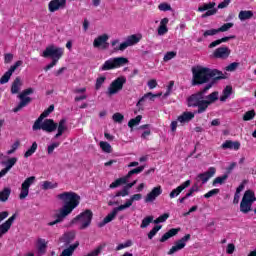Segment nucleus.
Listing matches in <instances>:
<instances>
[{"mask_svg":"<svg viewBox=\"0 0 256 256\" xmlns=\"http://www.w3.org/2000/svg\"><path fill=\"white\" fill-rule=\"evenodd\" d=\"M21 65H23V61L18 60V61L15 62L14 65L10 66L8 71H6L4 73V75L0 78V85H5V83H9V79H11V75H13V73H15V70L18 67H21Z\"/></svg>","mask_w":256,"mask_h":256,"instance_id":"14","label":"nucleus"},{"mask_svg":"<svg viewBox=\"0 0 256 256\" xmlns=\"http://www.w3.org/2000/svg\"><path fill=\"white\" fill-rule=\"evenodd\" d=\"M129 63V59L125 57L110 58L104 62V64L99 68V71H112L113 69H119Z\"/></svg>","mask_w":256,"mask_h":256,"instance_id":"5","label":"nucleus"},{"mask_svg":"<svg viewBox=\"0 0 256 256\" xmlns=\"http://www.w3.org/2000/svg\"><path fill=\"white\" fill-rule=\"evenodd\" d=\"M65 7H67V0H51L48 3V11H50V13H55V11L65 9Z\"/></svg>","mask_w":256,"mask_h":256,"instance_id":"19","label":"nucleus"},{"mask_svg":"<svg viewBox=\"0 0 256 256\" xmlns=\"http://www.w3.org/2000/svg\"><path fill=\"white\" fill-rule=\"evenodd\" d=\"M15 219H17V214H13L4 223L0 224V239L3 235H7V233H9V229H11L13 223H15Z\"/></svg>","mask_w":256,"mask_h":256,"instance_id":"18","label":"nucleus"},{"mask_svg":"<svg viewBox=\"0 0 256 256\" xmlns=\"http://www.w3.org/2000/svg\"><path fill=\"white\" fill-rule=\"evenodd\" d=\"M169 23V18H163L160 21V25L158 27V35H165L166 33L169 32V28H167V25Z\"/></svg>","mask_w":256,"mask_h":256,"instance_id":"30","label":"nucleus"},{"mask_svg":"<svg viewBox=\"0 0 256 256\" xmlns=\"http://www.w3.org/2000/svg\"><path fill=\"white\" fill-rule=\"evenodd\" d=\"M215 173H217V169L215 167H210L208 170L204 173H200L196 176V181L199 183V181L202 182V185H205L211 177L215 176Z\"/></svg>","mask_w":256,"mask_h":256,"instance_id":"16","label":"nucleus"},{"mask_svg":"<svg viewBox=\"0 0 256 256\" xmlns=\"http://www.w3.org/2000/svg\"><path fill=\"white\" fill-rule=\"evenodd\" d=\"M132 245H133V241L127 240L126 242L119 244L116 247V251H121L122 249H127V247H131Z\"/></svg>","mask_w":256,"mask_h":256,"instance_id":"53","label":"nucleus"},{"mask_svg":"<svg viewBox=\"0 0 256 256\" xmlns=\"http://www.w3.org/2000/svg\"><path fill=\"white\" fill-rule=\"evenodd\" d=\"M187 241H191V234H186L181 239L177 240L174 245L168 251V255H175V253L185 249Z\"/></svg>","mask_w":256,"mask_h":256,"instance_id":"13","label":"nucleus"},{"mask_svg":"<svg viewBox=\"0 0 256 256\" xmlns=\"http://www.w3.org/2000/svg\"><path fill=\"white\" fill-rule=\"evenodd\" d=\"M13 61V54L12 53H6L4 54V63L7 65Z\"/></svg>","mask_w":256,"mask_h":256,"instance_id":"62","label":"nucleus"},{"mask_svg":"<svg viewBox=\"0 0 256 256\" xmlns=\"http://www.w3.org/2000/svg\"><path fill=\"white\" fill-rule=\"evenodd\" d=\"M127 83V78L125 76H120L111 82L108 87L107 95H117L119 91L123 90V85Z\"/></svg>","mask_w":256,"mask_h":256,"instance_id":"11","label":"nucleus"},{"mask_svg":"<svg viewBox=\"0 0 256 256\" xmlns=\"http://www.w3.org/2000/svg\"><path fill=\"white\" fill-rule=\"evenodd\" d=\"M163 193L161 185L154 187L145 197V203H153Z\"/></svg>","mask_w":256,"mask_h":256,"instance_id":"20","label":"nucleus"},{"mask_svg":"<svg viewBox=\"0 0 256 256\" xmlns=\"http://www.w3.org/2000/svg\"><path fill=\"white\" fill-rule=\"evenodd\" d=\"M35 181H37L35 176H30L23 181L20 188L19 199L23 200L29 197V189L31 188V185L35 183Z\"/></svg>","mask_w":256,"mask_h":256,"instance_id":"12","label":"nucleus"},{"mask_svg":"<svg viewBox=\"0 0 256 256\" xmlns=\"http://www.w3.org/2000/svg\"><path fill=\"white\" fill-rule=\"evenodd\" d=\"M179 231H181V228H171L160 238V243H165V241H168V239H171V237H175Z\"/></svg>","mask_w":256,"mask_h":256,"instance_id":"27","label":"nucleus"},{"mask_svg":"<svg viewBox=\"0 0 256 256\" xmlns=\"http://www.w3.org/2000/svg\"><path fill=\"white\" fill-rule=\"evenodd\" d=\"M229 55H231L229 47H220L213 52V57L215 59H227Z\"/></svg>","mask_w":256,"mask_h":256,"instance_id":"24","label":"nucleus"},{"mask_svg":"<svg viewBox=\"0 0 256 256\" xmlns=\"http://www.w3.org/2000/svg\"><path fill=\"white\" fill-rule=\"evenodd\" d=\"M227 79L223 71L219 69H211L209 67L197 66L192 68V86L205 85L198 92L191 94L187 99L188 107H197L196 113L201 115L209 109V105H213L215 101H219V92L214 91L207 95V91L213 87L218 81Z\"/></svg>","mask_w":256,"mask_h":256,"instance_id":"1","label":"nucleus"},{"mask_svg":"<svg viewBox=\"0 0 256 256\" xmlns=\"http://www.w3.org/2000/svg\"><path fill=\"white\" fill-rule=\"evenodd\" d=\"M158 9L159 11H171L172 8L170 4L164 2L158 5Z\"/></svg>","mask_w":256,"mask_h":256,"instance_id":"58","label":"nucleus"},{"mask_svg":"<svg viewBox=\"0 0 256 256\" xmlns=\"http://www.w3.org/2000/svg\"><path fill=\"white\" fill-rule=\"evenodd\" d=\"M141 119H143V116H141V115H138L135 118L130 119L128 122V127L130 129H133V127H137V125H139V123H141Z\"/></svg>","mask_w":256,"mask_h":256,"instance_id":"37","label":"nucleus"},{"mask_svg":"<svg viewBox=\"0 0 256 256\" xmlns=\"http://www.w3.org/2000/svg\"><path fill=\"white\" fill-rule=\"evenodd\" d=\"M227 179H229V175L224 174L222 176H218L213 180V185H223V183H225V181H227Z\"/></svg>","mask_w":256,"mask_h":256,"instance_id":"44","label":"nucleus"},{"mask_svg":"<svg viewBox=\"0 0 256 256\" xmlns=\"http://www.w3.org/2000/svg\"><path fill=\"white\" fill-rule=\"evenodd\" d=\"M162 227H163L162 225L154 226L148 233V239H150V240L153 239V237H155V235H157V233H159V231H161Z\"/></svg>","mask_w":256,"mask_h":256,"instance_id":"43","label":"nucleus"},{"mask_svg":"<svg viewBox=\"0 0 256 256\" xmlns=\"http://www.w3.org/2000/svg\"><path fill=\"white\" fill-rule=\"evenodd\" d=\"M140 39L139 37H137V35L133 34L128 36L127 41L121 43L119 45V40H113L111 42L112 47H114L113 51L114 53H117V51H125V49H127V47H131V45H137V43H139ZM119 45V46H117Z\"/></svg>","mask_w":256,"mask_h":256,"instance_id":"10","label":"nucleus"},{"mask_svg":"<svg viewBox=\"0 0 256 256\" xmlns=\"http://www.w3.org/2000/svg\"><path fill=\"white\" fill-rule=\"evenodd\" d=\"M217 33H219V29L206 30L203 33V37H213V35H217Z\"/></svg>","mask_w":256,"mask_h":256,"instance_id":"56","label":"nucleus"},{"mask_svg":"<svg viewBox=\"0 0 256 256\" xmlns=\"http://www.w3.org/2000/svg\"><path fill=\"white\" fill-rule=\"evenodd\" d=\"M255 201H256L255 192H253L252 190H246L242 198V201L240 203L241 213H244V214L249 213Z\"/></svg>","mask_w":256,"mask_h":256,"instance_id":"8","label":"nucleus"},{"mask_svg":"<svg viewBox=\"0 0 256 256\" xmlns=\"http://www.w3.org/2000/svg\"><path fill=\"white\" fill-rule=\"evenodd\" d=\"M255 118V110L247 111L243 116V121H251Z\"/></svg>","mask_w":256,"mask_h":256,"instance_id":"52","label":"nucleus"},{"mask_svg":"<svg viewBox=\"0 0 256 256\" xmlns=\"http://www.w3.org/2000/svg\"><path fill=\"white\" fill-rule=\"evenodd\" d=\"M17 163V158L12 157L8 159L6 162H2V165H5V168L0 171V179L1 177H5L6 173H9L13 167H15Z\"/></svg>","mask_w":256,"mask_h":256,"instance_id":"23","label":"nucleus"},{"mask_svg":"<svg viewBox=\"0 0 256 256\" xmlns=\"http://www.w3.org/2000/svg\"><path fill=\"white\" fill-rule=\"evenodd\" d=\"M112 119L115 123H123L125 116L119 112L113 114Z\"/></svg>","mask_w":256,"mask_h":256,"instance_id":"50","label":"nucleus"},{"mask_svg":"<svg viewBox=\"0 0 256 256\" xmlns=\"http://www.w3.org/2000/svg\"><path fill=\"white\" fill-rule=\"evenodd\" d=\"M37 249H38V253H45L47 251V242L45 241V239L40 238L37 241Z\"/></svg>","mask_w":256,"mask_h":256,"instance_id":"35","label":"nucleus"},{"mask_svg":"<svg viewBox=\"0 0 256 256\" xmlns=\"http://www.w3.org/2000/svg\"><path fill=\"white\" fill-rule=\"evenodd\" d=\"M21 142L17 140L15 143L12 144L11 149L7 151V155H13L19 149Z\"/></svg>","mask_w":256,"mask_h":256,"instance_id":"55","label":"nucleus"},{"mask_svg":"<svg viewBox=\"0 0 256 256\" xmlns=\"http://www.w3.org/2000/svg\"><path fill=\"white\" fill-rule=\"evenodd\" d=\"M100 148L102 149V151L104 153H112L113 152V148L111 147V144H109L108 142H105V141L100 142Z\"/></svg>","mask_w":256,"mask_h":256,"instance_id":"40","label":"nucleus"},{"mask_svg":"<svg viewBox=\"0 0 256 256\" xmlns=\"http://www.w3.org/2000/svg\"><path fill=\"white\" fill-rule=\"evenodd\" d=\"M37 142H33L32 146L25 152L24 157L27 159L29 157H31V155H33L35 153V151H37Z\"/></svg>","mask_w":256,"mask_h":256,"instance_id":"42","label":"nucleus"},{"mask_svg":"<svg viewBox=\"0 0 256 256\" xmlns=\"http://www.w3.org/2000/svg\"><path fill=\"white\" fill-rule=\"evenodd\" d=\"M77 247H79V241H76L74 244L64 249L60 256H73V253H75V249H77Z\"/></svg>","mask_w":256,"mask_h":256,"instance_id":"32","label":"nucleus"},{"mask_svg":"<svg viewBox=\"0 0 256 256\" xmlns=\"http://www.w3.org/2000/svg\"><path fill=\"white\" fill-rule=\"evenodd\" d=\"M199 191H201V188L199 187V184L196 182L188 190V192L186 193V197H193V193H199Z\"/></svg>","mask_w":256,"mask_h":256,"instance_id":"38","label":"nucleus"},{"mask_svg":"<svg viewBox=\"0 0 256 256\" xmlns=\"http://www.w3.org/2000/svg\"><path fill=\"white\" fill-rule=\"evenodd\" d=\"M45 118H38L33 126L32 129L33 131H45L46 133H53L54 131H57V123H55V120L53 119H45Z\"/></svg>","mask_w":256,"mask_h":256,"instance_id":"4","label":"nucleus"},{"mask_svg":"<svg viewBox=\"0 0 256 256\" xmlns=\"http://www.w3.org/2000/svg\"><path fill=\"white\" fill-rule=\"evenodd\" d=\"M73 241H75V232H67L64 234L63 243H65V245H71Z\"/></svg>","mask_w":256,"mask_h":256,"instance_id":"34","label":"nucleus"},{"mask_svg":"<svg viewBox=\"0 0 256 256\" xmlns=\"http://www.w3.org/2000/svg\"><path fill=\"white\" fill-rule=\"evenodd\" d=\"M161 95H163V93L153 94L152 92H148L144 94V96H142L136 104V107H138V111H143V107L141 106L143 105V103H145L146 99H149V101H155V99H157V97H161Z\"/></svg>","mask_w":256,"mask_h":256,"instance_id":"21","label":"nucleus"},{"mask_svg":"<svg viewBox=\"0 0 256 256\" xmlns=\"http://www.w3.org/2000/svg\"><path fill=\"white\" fill-rule=\"evenodd\" d=\"M91 221H93V211L86 209L84 212H81L79 215L73 218L71 223H81L79 229L83 231V229H87V227L91 226Z\"/></svg>","mask_w":256,"mask_h":256,"instance_id":"6","label":"nucleus"},{"mask_svg":"<svg viewBox=\"0 0 256 256\" xmlns=\"http://www.w3.org/2000/svg\"><path fill=\"white\" fill-rule=\"evenodd\" d=\"M57 199L63 201L64 205L59 213L56 214V220L48 223L49 227H53V225L63 222V219H65L67 215H71L73 210L77 209L81 203V196L73 191L60 193L57 195Z\"/></svg>","mask_w":256,"mask_h":256,"instance_id":"2","label":"nucleus"},{"mask_svg":"<svg viewBox=\"0 0 256 256\" xmlns=\"http://www.w3.org/2000/svg\"><path fill=\"white\" fill-rule=\"evenodd\" d=\"M22 85H23V83L21 82V78L16 77L14 79V81L12 82V86H11L12 95H17V93H19V89H21Z\"/></svg>","mask_w":256,"mask_h":256,"instance_id":"31","label":"nucleus"},{"mask_svg":"<svg viewBox=\"0 0 256 256\" xmlns=\"http://www.w3.org/2000/svg\"><path fill=\"white\" fill-rule=\"evenodd\" d=\"M10 196H11L10 188H4L2 191H0V201L2 203H5V201H8Z\"/></svg>","mask_w":256,"mask_h":256,"instance_id":"36","label":"nucleus"},{"mask_svg":"<svg viewBox=\"0 0 256 256\" xmlns=\"http://www.w3.org/2000/svg\"><path fill=\"white\" fill-rule=\"evenodd\" d=\"M119 211H125V209L123 208L122 205L113 208L112 212H110L103 219V221L98 224V227H105V225H107V223H111V221H113V219H115V217H117V213H119Z\"/></svg>","mask_w":256,"mask_h":256,"instance_id":"17","label":"nucleus"},{"mask_svg":"<svg viewBox=\"0 0 256 256\" xmlns=\"http://www.w3.org/2000/svg\"><path fill=\"white\" fill-rule=\"evenodd\" d=\"M222 149H234V151H239L241 149V143L239 141L226 140L222 145Z\"/></svg>","mask_w":256,"mask_h":256,"instance_id":"26","label":"nucleus"},{"mask_svg":"<svg viewBox=\"0 0 256 256\" xmlns=\"http://www.w3.org/2000/svg\"><path fill=\"white\" fill-rule=\"evenodd\" d=\"M177 57V52L169 51L164 55L163 61L167 63V61H171V59H175Z\"/></svg>","mask_w":256,"mask_h":256,"instance_id":"51","label":"nucleus"},{"mask_svg":"<svg viewBox=\"0 0 256 256\" xmlns=\"http://www.w3.org/2000/svg\"><path fill=\"white\" fill-rule=\"evenodd\" d=\"M215 7V2L206 3L202 6L198 7V11L203 13V11H209V9H213Z\"/></svg>","mask_w":256,"mask_h":256,"instance_id":"45","label":"nucleus"},{"mask_svg":"<svg viewBox=\"0 0 256 256\" xmlns=\"http://www.w3.org/2000/svg\"><path fill=\"white\" fill-rule=\"evenodd\" d=\"M107 41H109V35L102 34L94 39L93 47L95 49H99V47H101V49L107 50L109 49V44L107 43Z\"/></svg>","mask_w":256,"mask_h":256,"instance_id":"15","label":"nucleus"},{"mask_svg":"<svg viewBox=\"0 0 256 256\" xmlns=\"http://www.w3.org/2000/svg\"><path fill=\"white\" fill-rule=\"evenodd\" d=\"M219 193H220L219 188H214V189L208 191L206 194H204V198L205 199H210V197H213L215 195H219Z\"/></svg>","mask_w":256,"mask_h":256,"instance_id":"54","label":"nucleus"},{"mask_svg":"<svg viewBox=\"0 0 256 256\" xmlns=\"http://www.w3.org/2000/svg\"><path fill=\"white\" fill-rule=\"evenodd\" d=\"M169 217V213H164L162 215H160L158 218H156L155 220H153V223L155 225H159V223H165L167 221Z\"/></svg>","mask_w":256,"mask_h":256,"instance_id":"47","label":"nucleus"},{"mask_svg":"<svg viewBox=\"0 0 256 256\" xmlns=\"http://www.w3.org/2000/svg\"><path fill=\"white\" fill-rule=\"evenodd\" d=\"M55 111V105H50L46 110H44L38 118L45 119L46 117H49L51 113Z\"/></svg>","mask_w":256,"mask_h":256,"instance_id":"39","label":"nucleus"},{"mask_svg":"<svg viewBox=\"0 0 256 256\" xmlns=\"http://www.w3.org/2000/svg\"><path fill=\"white\" fill-rule=\"evenodd\" d=\"M190 186H191V180H186L180 186L176 187L170 192L169 194L170 199H175V197H179L181 193H183V191H185V189H187V187H190Z\"/></svg>","mask_w":256,"mask_h":256,"instance_id":"22","label":"nucleus"},{"mask_svg":"<svg viewBox=\"0 0 256 256\" xmlns=\"http://www.w3.org/2000/svg\"><path fill=\"white\" fill-rule=\"evenodd\" d=\"M192 119H195V113L193 112H184L180 116H178L177 121L179 123H189V121H192Z\"/></svg>","mask_w":256,"mask_h":256,"instance_id":"29","label":"nucleus"},{"mask_svg":"<svg viewBox=\"0 0 256 256\" xmlns=\"http://www.w3.org/2000/svg\"><path fill=\"white\" fill-rule=\"evenodd\" d=\"M239 66V62H233L226 67V71H235Z\"/></svg>","mask_w":256,"mask_h":256,"instance_id":"63","label":"nucleus"},{"mask_svg":"<svg viewBox=\"0 0 256 256\" xmlns=\"http://www.w3.org/2000/svg\"><path fill=\"white\" fill-rule=\"evenodd\" d=\"M215 13H217V9L211 8L202 15V18L205 19V17H211V15H215Z\"/></svg>","mask_w":256,"mask_h":256,"instance_id":"60","label":"nucleus"},{"mask_svg":"<svg viewBox=\"0 0 256 256\" xmlns=\"http://www.w3.org/2000/svg\"><path fill=\"white\" fill-rule=\"evenodd\" d=\"M253 11L251 10H241L238 14V18L240 21H247L249 19H253Z\"/></svg>","mask_w":256,"mask_h":256,"instance_id":"33","label":"nucleus"},{"mask_svg":"<svg viewBox=\"0 0 256 256\" xmlns=\"http://www.w3.org/2000/svg\"><path fill=\"white\" fill-rule=\"evenodd\" d=\"M42 189L44 191H48V189H57V183L53 184L52 182L44 181L42 185Z\"/></svg>","mask_w":256,"mask_h":256,"instance_id":"49","label":"nucleus"},{"mask_svg":"<svg viewBox=\"0 0 256 256\" xmlns=\"http://www.w3.org/2000/svg\"><path fill=\"white\" fill-rule=\"evenodd\" d=\"M231 93H233V87L226 86L223 90V95H226L227 97H229Z\"/></svg>","mask_w":256,"mask_h":256,"instance_id":"64","label":"nucleus"},{"mask_svg":"<svg viewBox=\"0 0 256 256\" xmlns=\"http://www.w3.org/2000/svg\"><path fill=\"white\" fill-rule=\"evenodd\" d=\"M235 24L233 22H228L223 24L220 28H218V33H225L226 31H229Z\"/></svg>","mask_w":256,"mask_h":256,"instance_id":"48","label":"nucleus"},{"mask_svg":"<svg viewBox=\"0 0 256 256\" xmlns=\"http://www.w3.org/2000/svg\"><path fill=\"white\" fill-rule=\"evenodd\" d=\"M129 195V190L124 186L122 190L115 194V197H127Z\"/></svg>","mask_w":256,"mask_h":256,"instance_id":"57","label":"nucleus"},{"mask_svg":"<svg viewBox=\"0 0 256 256\" xmlns=\"http://www.w3.org/2000/svg\"><path fill=\"white\" fill-rule=\"evenodd\" d=\"M145 171V166H139L130 170L124 177L116 179L114 182L110 184V189H117L120 185H125L133 175H139V173H143Z\"/></svg>","mask_w":256,"mask_h":256,"instance_id":"9","label":"nucleus"},{"mask_svg":"<svg viewBox=\"0 0 256 256\" xmlns=\"http://www.w3.org/2000/svg\"><path fill=\"white\" fill-rule=\"evenodd\" d=\"M141 199H143L142 194H134L124 204H121V206H122V208H124V210L129 209V207H131L133 205L134 201H141Z\"/></svg>","mask_w":256,"mask_h":256,"instance_id":"28","label":"nucleus"},{"mask_svg":"<svg viewBox=\"0 0 256 256\" xmlns=\"http://www.w3.org/2000/svg\"><path fill=\"white\" fill-rule=\"evenodd\" d=\"M59 145H61L60 142H54L51 145L48 146V155H51V153H53V151H55V149H57V147H59Z\"/></svg>","mask_w":256,"mask_h":256,"instance_id":"59","label":"nucleus"},{"mask_svg":"<svg viewBox=\"0 0 256 256\" xmlns=\"http://www.w3.org/2000/svg\"><path fill=\"white\" fill-rule=\"evenodd\" d=\"M57 133L54 136V139H59L67 131V119L63 118L57 124Z\"/></svg>","mask_w":256,"mask_h":256,"instance_id":"25","label":"nucleus"},{"mask_svg":"<svg viewBox=\"0 0 256 256\" xmlns=\"http://www.w3.org/2000/svg\"><path fill=\"white\" fill-rule=\"evenodd\" d=\"M105 81H107V77H105V76H100L96 79V83H95L96 91H99V89H101V87H103V83H105Z\"/></svg>","mask_w":256,"mask_h":256,"instance_id":"46","label":"nucleus"},{"mask_svg":"<svg viewBox=\"0 0 256 256\" xmlns=\"http://www.w3.org/2000/svg\"><path fill=\"white\" fill-rule=\"evenodd\" d=\"M42 57H44V59H49V57L52 59V62L45 67V71H49V69H53V67L59 63V59L63 57V48L50 45L43 51Z\"/></svg>","mask_w":256,"mask_h":256,"instance_id":"3","label":"nucleus"},{"mask_svg":"<svg viewBox=\"0 0 256 256\" xmlns=\"http://www.w3.org/2000/svg\"><path fill=\"white\" fill-rule=\"evenodd\" d=\"M226 253H228V255H233V253H235V244H228L226 248Z\"/></svg>","mask_w":256,"mask_h":256,"instance_id":"61","label":"nucleus"},{"mask_svg":"<svg viewBox=\"0 0 256 256\" xmlns=\"http://www.w3.org/2000/svg\"><path fill=\"white\" fill-rule=\"evenodd\" d=\"M151 223H153V216H146L142 222H141V225H140V228L141 229H147V227L149 225H151Z\"/></svg>","mask_w":256,"mask_h":256,"instance_id":"41","label":"nucleus"},{"mask_svg":"<svg viewBox=\"0 0 256 256\" xmlns=\"http://www.w3.org/2000/svg\"><path fill=\"white\" fill-rule=\"evenodd\" d=\"M33 93H35V89L30 87V88L23 90L18 95V99H20V102L13 109L14 113H19V111H21V109H23V107H27V105H29L33 101V99L31 97H29V95H33Z\"/></svg>","mask_w":256,"mask_h":256,"instance_id":"7","label":"nucleus"}]
</instances>
